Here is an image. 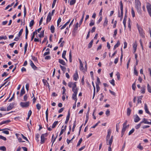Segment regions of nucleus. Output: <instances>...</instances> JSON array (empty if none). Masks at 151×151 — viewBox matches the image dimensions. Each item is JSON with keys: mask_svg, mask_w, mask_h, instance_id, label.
<instances>
[{"mask_svg": "<svg viewBox=\"0 0 151 151\" xmlns=\"http://www.w3.org/2000/svg\"><path fill=\"white\" fill-rule=\"evenodd\" d=\"M70 19L67 22H66L60 28L61 29H62L65 28L66 26L69 23L70 21Z\"/></svg>", "mask_w": 151, "mask_h": 151, "instance_id": "obj_19", "label": "nucleus"}, {"mask_svg": "<svg viewBox=\"0 0 151 151\" xmlns=\"http://www.w3.org/2000/svg\"><path fill=\"white\" fill-rule=\"evenodd\" d=\"M34 23V20H32L30 21V23H29V27H32Z\"/></svg>", "mask_w": 151, "mask_h": 151, "instance_id": "obj_43", "label": "nucleus"}, {"mask_svg": "<svg viewBox=\"0 0 151 151\" xmlns=\"http://www.w3.org/2000/svg\"><path fill=\"white\" fill-rule=\"evenodd\" d=\"M140 119L137 115H136V118L134 119V122H138L140 120Z\"/></svg>", "mask_w": 151, "mask_h": 151, "instance_id": "obj_21", "label": "nucleus"}, {"mask_svg": "<svg viewBox=\"0 0 151 151\" xmlns=\"http://www.w3.org/2000/svg\"><path fill=\"white\" fill-rule=\"evenodd\" d=\"M76 2V0H71L70 1V5H72L74 4Z\"/></svg>", "mask_w": 151, "mask_h": 151, "instance_id": "obj_37", "label": "nucleus"}, {"mask_svg": "<svg viewBox=\"0 0 151 151\" xmlns=\"http://www.w3.org/2000/svg\"><path fill=\"white\" fill-rule=\"evenodd\" d=\"M134 129L132 128L129 132L128 135H130L133 133L134 131Z\"/></svg>", "mask_w": 151, "mask_h": 151, "instance_id": "obj_45", "label": "nucleus"}, {"mask_svg": "<svg viewBox=\"0 0 151 151\" xmlns=\"http://www.w3.org/2000/svg\"><path fill=\"white\" fill-rule=\"evenodd\" d=\"M36 107L37 109L39 110L41 108V106L40 104H37L36 105Z\"/></svg>", "mask_w": 151, "mask_h": 151, "instance_id": "obj_51", "label": "nucleus"}, {"mask_svg": "<svg viewBox=\"0 0 151 151\" xmlns=\"http://www.w3.org/2000/svg\"><path fill=\"white\" fill-rule=\"evenodd\" d=\"M144 109L145 111V112L148 114H149L150 115L151 114V113L149 112L148 110L147 106L146 104H145V106H144Z\"/></svg>", "mask_w": 151, "mask_h": 151, "instance_id": "obj_9", "label": "nucleus"}, {"mask_svg": "<svg viewBox=\"0 0 151 151\" xmlns=\"http://www.w3.org/2000/svg\"><path fill=\"white\" fill-rule=\"evenodd\" d=\"M80 70H81L82 71H83L84 70V67L83 66V63L80 64Z\"/></svg>", "mask_w": 151, "mask_h": 151, "instance_id": "obj_52", "label": "nucleus"}, {"mask_svg": "<svg viewBox=\"0 0 151 151\" xmlns=\"http://www.w3.org/2000/svg\"><path fill=\"white\" fill-rule=\"evenodd\" d=\"M25 93V91L24 90V86L22 88L21 92L20 94V96H22V95Z\"/></svg>", "mask_w": 151, "mask_h": 151, "instance_id": "obj_14", "label": "nucleus"}, {"mask_svg": "<svg viewBox=\"0 0 151 151\" xmlns=\"http://www.w3.org/2000/svg\"><path fill=\"white\" fill-rule=\"evenodd\" d=\"M30 63V65L32 68L34 69V70L36 69L37 67L36 66L34 65V63H33L32 61L31 60H30L29 61Z\"/></svg>", "mask_w": 151, "mask_h": 151, "instance_id": "obj_10", "label": "nucleus"}, {"mask_svg": "<svg viewBox=\"0 0 151 151\" xmlns=\"http://www.w3.org/2000/svg\"><path fill=\"white\" fill-rule=\"evenodd\" d=\"M121 10V15H120L119 13V10L118 11V13H119V15H118V17H121V18H123V9H120Z\"/></svg>", "mask_w": 151, "mask_h": 151, "instance_id": "obj_16", "label": "nucleus"}, {"mask_svg": "<svg viewBox=\"0 0 151 151\" xmlns=\"http://www.w3.org/2000/svg\"><path fill=\"white\" fill-rule=\"evenodd\" d=\"M44 31H42L40 34L39 35V36L40 37H43L44 36Z\"/></svg>", "mask_w": 151, "mask_h": 151, "instance_id": "obj_55", "label": "nucleus"}, {"mask_svg": "<svg viewBox=\"0 0 151 151\" xmlns=\"http://www.w3.org/2000/svg\"><path fill=\"white\" fill-rule=\"evenodd\" d=\"M55 29V28L54 26L53 25H52L50 27V30H51V32L52 33H53L54 32Z\"/></svg>", "mask_w": 151, "mask_h": 151, "instance_id": "obj_29", "label": "nucleus"}, {"mask_svg": "<svg viewBox=\"0 0 151 151\" xmlns=\"http://www.w3.org/2000/svg\"><path fill=\"white\" fill-rule=\"evenodd\" d=\"M63 126L62 127L61 130L60 131L59 136H60L61 135H62L63 133V132L65 131L66 130V127H67V126L65 125L64 127V128L63 129Z\"/></svg>", "mask_w": 151, "mask_h": 151, "instance_id": "obj_11", "label": "nucleus"}, {"mask_svg": "<svg viewBox=\"0 0 151 151\" xmlns=\"http://www.w3.org/2000/svg\"><path fill=\"white\" fill-rule=\"evenodd\" d=\"M28 96L27 94H25L24 96V101H26L27 100Z\"/></svg>", "mask_w": 151, "mask_h": 151, "instance_id": "obj_50", "label": "nucleus"}, {"mask_svg": "<svg viewBox=\"0 0 151 151\" xmlns=\"http://www.w3.org/2000/svg\"><path fill=\"white\" fill-rule=\"evenodd\" d=\"M93 40H91V41H90V43L88 44V48L89 49V48H91V47H92V44H93Z\"/></svg>", "mask_w": 151, "mask_h": 151, "instance_id": "obj_24", "label": "nucleus"}, {"mask_svg": "<svg viewBox=\"0 0 151 151\" xmlns=\"http://www.w3.org/2000/svg\"><path fill=\"white\" fill-rule=\"evenodd\" d=\"M137 25L140 35L142 37L144 38L145 35L144 33L143 32L142 29L139 25L138 24H137Z\"/></svg>", "mask_w": 151, "mask_h": 151, "instance_id": "obj_2", "label": "nucleus"}, {"mask_svg": "<svg viewBox=\"0 0 151 151\" xmlns=\"http://www.w3.org/2000/svg\"><path fill=\"white\" fill-rule=\"evenodd\" d=\"M82 139L81 138L79 140V141H78V144H77V147H78L79 146L81 143L82 142Z\"/></svg>", "mask_w": 151, "mask_h": 151, "instance_id": "obj_44", "label": "nucleus"}, {"mask_svg": "<svg viewBox=\"0 0 151 151\" xmlns=\"http://www.w3.org/2000/svg\"><path fill=\"white\" fill-rule=\"evenodd\" d=\"M102 17L101 16L100 17L99 19L97 21L96 23L97 24H99L100 23V22L102 21Z\"/></svg>", "mask_w": 151, "mask_h": 151, "instance_id": "obj_57", "label": "nucleus"}, {"mask_svg": "<svg viewBox=\"0 0 151 151\" xmlns=\"http://www.w3.org/2000/svg\"><path fill=\"white\" fill-rule=\"evenodd\" d=\"M0 110L1 111H6V109L3 107L0 108Z\"/></svg>", "mask_w": 151, "mask_h": 151, "instance_id": "obj_64", "label": "nucleus"}, {"mask_svg": "<svg viewBox=\"0 0 151 151\" xmlns=\"http://www.w3.org/2000/svg\"><path fill=\"white\" fill-rule=\"evenodd\" d=\"M143 97V96H140L138 97V100H137V103L141 104L142 103L141 100L142 99V98Z\"/></svg>", "mask_w": 151, "mask_h": 151, "instance_id": "obj_26", "label": "nucleus"}, {"mask_svg": "<svg viewBox=\"0 0 151 151\" xmlns=\"http://www.w3.org/2000/svg\"><path fill=\"white\" fill-rule=\"evenodd\" d=\"M147 90L149 93H151V86L149 85V84H148L147 85Z\"/></svg>", "mask_w": 151, "mask_h": 151, "instance_id": "obj_32", "label": "nucleus"}, {"mask_svg": "<svg viewBox=\"0 0 151 151\" xmlns=\"http://www.w3.org/2000/svg\"><path fill=\"white\" fill-rule=\"evenodd\" d=\"M131 110L129 108H128L127 109V114L128 116H129L130 114Z\"/></svg>", "mask_w": 151, "mask_h": 151, "instance_id": "obj_27", "label": "nucleus"}, {"mask_svg": "<svg viewBox=\"0 0 151 151\" xmlns=\"http://www.w3.org/2000/svg\"><path fill=\"white\" fill-rule=\"evenodd\" d=\"M108 20L107 18L106 17L105 18V20L103 23V25L104 27L107 26L108 24Z\"/></svg>", "mask_w": 151, "mask_h": 151, "instance_id": "obj_18", "label": "nucleus"}, {"mask_svg": "<svg viewBox=\"0 0 151 151\" xmlns=\"http://www.w3.org/2000/svg\"><path fill=\"white\" fill-rule=\"evenodd\" d=\"M146 7L148 11L151 10V5L150 4L148 3Z\"/></svg>", "mask_w": 151, "mask_h": 151, "instance_id": "obj_28", "label": "nucleus"}, {"mask_svg": "<svg viewBox=\"0 0 151 151\" xmlns=\"http://www.w3.org/2000/svg\"><path fill=\"white\" fill-rule=\"evenodd\" d=\"M29 102L27 101V102H21L20 103V106L22 107H27L29 106Z\"/></svg>", "mask_w": 151, "mask_h": 151, "instance_id": "obj_3", "label": "nucleus"}, {"mask_svg": "<svg viewBox=\"0 0 151 151\" xmlns=\"http://www.w3.org/2000/svg\"><path fill=\"white\" fill-rule=\"evenodd\" d=\"M60 66L62 71L65 72L66 70V68L64 66H62L61 65H60Z\"/></svg>", "mask_w": 151, "mask_h": 151, "instance_id": "obj_38", "label": "nucleus"}, {"mask_svg": "<svg viewBox=\"0 0 151 151\" xmlns=\"http://www.w3.org/2000/svg\"><path fill=\"white\" fill-rule=\"evenodd\" d=\"M94 21L93 20H91V22L89 24V25L91 27V26L93 25H94Z\"/></svg>", "mask_w": 151, "mask_h": 151, "instance_id": "obj_46", "label": "nucleus"}, {"mask_svg": "<svg viewBox=\"0 0 151 151\" xmlns=\"http://www.w3.org/2000/svg\"><path fill=\"white\" fill-rule=\"evenodd\" d=\"M101 83V82L99 78L97 77V82L96 83V85H97V84L99 85V84Z\"/></svg>", "mask_w": 151, "mask_h": 151, "instance_id": "obj_42", "label": "nucleus"}, {"mask_svg": "<svg viewBox=\"0 0 151 151\" xmlns=\"http://www.w3.org/2000/svg\"><path fill=\"white\" fill-rule=\"evenodd\" d=\"M110 111L109 109H107L106 111L105 114L107 116H109L110 115Z\"/></svg>", "mask_w": 151, "mask_h": 151, "instance_id": "obj_54", "label": "nucleus"}, {"mask_svg": "<svg viewBox=\"0 0 151 151\" xmlns=\"http://www.w3.org/2000/svg\"><path fill=\"white\" fill-rule=\"evenodd\" d=\"M69 61L70 63H71L72 61V60L71 51V50H70V52H69Z\"/></svg>", "mask_w": 151, "mask_h": 151, "instance_id": "obj_34", "label": "nucleus"}, {"mask_svg": "<svg viewBox=\"0 0 151 151\" xmlns=\"http://www.w3.org/2000/svg\"><path fill=\"white\" fill-rule=\"evenodd\" d=\"M0 150H2L3 151H6V148L4 146L0 147Z\"/></svg>", "mask_w": 151, "mask_h": 151, "instance_id": "obj_39", "label": "nucleus"}, {"mask_svg": "<svg viewBox=\"0 0 151 151\" xmlns=\"http://www.w3.org/2000/svg\"><path fill=\"white\" fill-rule=\"evenodd\" d=\"M78 89L77 88L76 84H75L74 86L72 87V91L74 93H77Z\"/></svg>", "mask_w": 151, "mask_h": 151, "instance_id": "obj_6", "label": "nucleus"}, {"mask_svg": "<svg viewBox=\"0 0 151 151\" xmlns=\"http://www.w3.org/2000/svg\"><path fill=\"white\" fill-rule=\"evenodd\" d=\"M116 76H117V78L118 80H120V75L119 72H117L116 74Z\"/></svg>", "mask_w": 151, "mask_h": 151, "instance_id": "obj_63", "label": "nucleus"}, {"mask_svg": "<svg viewBox=\"0 0 151 151\" xmlns=\"http://www.w3.org/2000/svg\"><path fill=\"white\" fill-rule=\"evenodd\" d=\"M114 79H112L110 81V83L113 86H114L115 85V84L114 83Z\"/></svg>", "mask_w": 151, "mask_h": 151, "instance_id": "obj_60", "label": "nucleus"}, {"mask_svg": "<svg viewBox=\"0 0 151 151\" xmlns=\"http://www.w3.org/2000/svg\"><path fill=\"white\" fill-rule=\"evenodd\" d=\"M23 29H22L20 30L19 32L18 35V36L19 37H20V36L22 34V33L23 32Z\"/></svg>", "mask_w": 151, "mask_h": 151, "instance_id": "obj_47", "label": "nucleus"}, {"mask_svg": "<svg viewBox=\"0 0 151 151\" xmlns=\"http://www.w3.org/2000/svg\"><path fill=\"white\" fill-rule=\"evenodd\" d=\"M76 121L75 120L73 124V126L72 128V132H74V131L75 128L76 126Z\"/></svg>", "mask_w": 151, "mask_h": 151, "instance_id": "obj_36", "label": "nucleus"}, {"mask_svg": "<svg viewBox=\"0 0 151 151\" xmlns=\"http://www.w3.org/2000/svg\"><path fill=\"white\" fill-rule=\"evenodd\" d=\"M127 19L125 17H124L123 21V23L124 25V28H125L126 27V22Z\"/></svg>", "mask_w": 151, "mask_h": 151, "instance_id": "obj_48", "label": "nucleus"}, {"mask_svg": "<svg viewBox=\"0 0 151 151\" xmlns=\"http://www.w3.org/2000/svg\"><path fill=\"white\" fill-rule=\"evenodd\" d=\"M43 56L45 57V59H47V52H45L43 54Z\"/></svg>", "mask_w": 151, "mask_h": 151, "instance_id": "obj_53", "label": "nucleus"}, {"mask_svg": "<svg viewBox=\"0 0 151 151\" xmlns=\"http://www.w3.org/2000/svg\"><path fill=\"white\" fill-rule=\"evenodd\" d=\"M113 141V136H111V138L109 142H108V145H111L112 143V142Z\"/></svg>", "mask_w": 151, "mask_h": 151, "instance_id": "obj_30", "label": "nucleus"}, {"mask_svg": "<svg viewBox=\"0 0 151 151\" xmlns=\"http://www.w3.org/2000/svg\"><path fill=\"white\" fill-rule=\"evenodd\" d=\"M137 147L141 150H143V147L140 144H139V145Z\"/></svg>", "mask_w": 151, "mask_h": 151, "instance_id": "obj_62", "label": "nucleus"}, {"mask_svg": "<svg viewBox=\"0 0 151 151\" xmlns=\"http://www.w3.org/2000/svg\"><path fill=\"white\" fill-rule=\"evenodd\" d=\"M58 60L59 62L60 63L64 65H66V63L63 60L59 59Z\"/></svg>", "mask_w": 151, "mask_h": 151, "instance_id": "obj_22", "label": "nucleus"}, {"mask_svg": "<svg viewBox=\"0 0 151 151\" xmlns=\"http://www.w3.org/2000/svg\"><path fill=\"white\" fill-rule=\"evenodd\" d=\"M137 47V43H135L133 45V50H134L133 53H134L136 52Z\"/></svg>", "mask_w": 151, "mask_h": 151, "instance_id": "obj_15", "label": "nucleus"}, {"mask_svg": "<svg viewBox=\"0 0 151 151\" xmlns=\"http://www.w3.org/2000/svg\"><path fill=\"white\" fill-rule=\"evenodd\" d=\"M11 122L9 120H7L6 121H2L0 123V125H2L4 124H8Z\"/></svg>", "mask_w": 151, "mask_h": 151, "instance_id": "obj_20", "label": "nucleus"}, {"mask_svg": "<svg viewBox=\"0 0 151 151\" xmlns=\"http://www.w3.org/2000/svg\"><path fill=\"white\" fill-rule=\"evenodd\" d=\"M120 43L119 41L118 40L117 41V43L116 44H115L114 46L113 49L115 50V49L119 47V46L120 45Z\"/></svg>", "mask_w": 151, "mask_h": 151, "instance_id": "obj_25", "label": "nucleus"}, {"mask_svg": "<svg viewBox=\"0 0 151 151\" xmlns=\"http://www.w3.org/2000/svg\"><path fill=\"white\" fill-rule=\"evenodd\" d=\"M66 51L65 50H64L62 54V57L63 58H65V55H66Z\"/></svg>", "mask_w": 151, "mask_h": 151, "instance_id": "obj_49", "label": "nucleus"}, {"mask_svg": "<svg viewBox=\"0 0 151 151\" xmlns=\"http://www.w3.org/2000/svg\"><path fill=\"white\" fill-rule=\"evenodd\" d=\"M70 111H69L68 112V114L67 116L66 120H69V118H70Z\"/></svg>", "mask_w": 151, "mask_h": 151, "instance_id": "obj_59", "label": "nucleus"}, {"mask_svg": "<svg viewBox=\"0 0 151 151\" xmlns=\"http://www.w3.org/2000/svg\"><path fill=\"white\" fill-rule=\"evenodd\" d=\"M150 122H149L147 121V119H146L145 118H143L142 121L140 122V123H144L145 124H151V120L150 119L149 120Z\"/></svg>", "mask_w": 151, "mask_h": 151, "instance_id": "obj_7", "label": "nucleus"}, {"mask_svg": "<svg viewBox=\"0 0 151 151\" xmlns=\"http://www.w3.org/2000/svg\"><path fill=\"white\" fill-rule=\"evenodd\" d=\"M117 29H116L114 32V34L113 35V37L114 38H115L116 36V34H117Z\"/></svg>", "mask_w": 151, "mask_h": 151, "instance_id": "obj_41", "label": "nucleus"}, {"mask_svg": "<svg viewBox=\"0 0 151 151\" xmlns=\"http://www.w3.org/2000/svg\"><path fill=\"white\" fill-rule=\"evenodd\" d=\"M141 123H140V122L139 124H138L135 127V128L136 129H138L140 127Z\"/></svg>", "mask_w": 151, "mask_h": 151, "instance_id": "obj_56", "label": "nucleus"}, {"mask_svg": "<svg viewBox=\"0 0 151 151\" xmlns=\"http://www.w3.org/2000/svg\"><path fill=\"white\" fill-rule=\"evenodd\" d=\"M14 103H12L9 104V105L7 106V111H9L12 109L14 107Z\"/></svg>", "mask_w": 151, "mask_h": 151, "instance_id": "obj_8", "label": "nucleus"}, {"mask_svg": "<svg viewBox=\"0 0 151 151\" xmlns=\"http://www.w3.org/2000/svg\"><path fill=\"white\" fill-rule=\"evenodd\" d=\"M58 121H56L55 122L53 123L52 125V128H54L55 127H56V125L58 124Z\"/></svg>", "mask_w": 151, "mask_h": 151, "instance_id": "obj_33", "label": "nucleus"}, {"mask_svg": "<svg viewBox=\"0 0 151 151\" xmlns=\"http://www.w3.org/2000/svg\"><path fill=\"white\" fill-rule=\"evenodd\" d=\"M131 13L132 17H134L135 16V12L133 8V7H132L131 8Z\"/></svg>", "mask_w": 151, "mask_h": 151, "instance_id": "obj_35", "label": "nucleus"}, {"mask_svg": "<svg viewBox=\"0 0 151 151\" xmlns=\"http://www.w3.org/2000/svg\"><path fill=\"white\" fill-rule=\"evenodd\" d=\"M145 86H142L141 87V93L144 94L145 92Z\"/></svg>", "mask_w": 151, "mask_h": 151, "instance_id": "obj_31", "label": "nucleus"}, {"mask_svg": "<svg viewBox=\"0 0 151 151\" xmlns=\"http://www.w3.org/2000/svg\"><path fill=\"white\" fill-rule=\"evenodd\" d=\"M73 77L74 80L75 81H76L77 80L78 78V75L77 71H76V73L74 74Z\"/></svg>", "mask_w": 151, "mask_h": 151, "instance_id": "obj_13", "label": "nucleus"}, {"mask_svg": "<svg viewBox=\"0 0 151 151\" xmlns=\"http://www.w3.org/2000/svg\"><path fill=\"white\" fill-rule=\"evenodd\" d=\"M76 82L74 83L72 82H69L68 83V86L70 88H71L73 86H74L75 84H76Z\"/></svg>", "mask_w": 151, "mask_h": 151, "instance_id": "obj_17", "label": "nucleus"}, {"mask_svg": "<svg viewBox=\"0 0 151 151\" xmlns=\"http://www.w3.org/2000/svg\"><path fill=\"white\" fill-rule=\"evenodd\" d=\"M77 93H73L72 94V98L75 101V103H76L77 101V98L76 97V95Z\"/></svg>", "mask_w": 151, "mask_h": 151, "instance_id": "obj_12", "label": "nucleus"}, {"mask_svg": "<svg viewBox=\"0 0 151 151\" xmlns=\"http://www.w3.org/2000/svg\"><path fill=\"white\" fill-rule=\"evenodd\" d=\"M47 136V133H46V134H42L41 135V144L43 143L44 142L45 140V137H46Z\"/></svg>", "mask_w": 151, "mask_h": 151, "instance_id": "obj_5", "label": "nucleus"}, {"mask_svg": "<svg viewBox=\"0 0 151 151\" xmlns=\"http://www.w3.org/2000/svg\"><path fill=\"white\" fill-rule=\"evenodd\" d=\"M0 139L4 141H6V138L5 137L1 135H0Z\"/></svg>", "mask_w": 151, "mask_h": 151, "instance_id": "obj_61", "label": "nucleus"}, {"mask_svg": "<svg viewBox=\"0 0 151 151\" xmlns=\"http://www.w3.org/2000/svg\"><path fill=\"white\" fill-rule=\"evenodd\" d=\"M132 88L133 90L134 91L135 90L136 88L135 83L134 82L132 85Z\"/></svg>", "mask_w": 151, "mask_h": 151, "instance_id": "obj_58", "label": "nucleus"}, {"mask_svg": "<svg viewBox=\"0 0 151 151\" xmlns=\"http://www.w3.org/2000/svg\"><path fill=\"white\" fill-rule=\"evenodd\" d=\"M135 8L137 12H140L141 9V3L139 0H135Z\"/></svg>", "mask_w": 151, "mask_h": 151, "instance_id": "obj_1", "label": "nucleus"}, {"mask_svg": "<svg viewBox=\"0 0 151 151\" xmlns=\"http://www.w3.org/2000/svg\"><path fill=\"white\" fill-rule=\"evenodd\" d=\"M111 133L110 129H109L107 132V134L106 137V143L107 145H108V139H109Z\"/></svg>", "mask_w": 151, "mask_h": 151, "instance_id": "obj_4", "label": "nucleus"}, {"mask_svg": "<svg viewBox=\"0 0 151 151\" xmlns=\"http://www.w3.org/2000/svg\"><path fill=\"white\" fill-rule=\"evenodd\" d=\"M78 27H76V26H75L74 27V28L73 29V30L72 32V34L73 35L75 34L76 32V31L78 29Z\"/></svg>", "mask_w": 151, "mask_h": 151, "instance_id": "obj_23", "label": "nucleus"}, {"mask_svg": "<svg viewBox=\"0 0 151 151\" xmlns=\"http://www.w3.org/2000/svg\"><path fill=\"white\" fill-rule=\"evenodd\" d=\"M28 46V44L27 42L24 46V53L25 54L27 50V47Z\"/></svg>", "mask_w": 151, "mask_h": 151, "instance_id": "obj_40", "label": "nucleus"}]
</instances>
